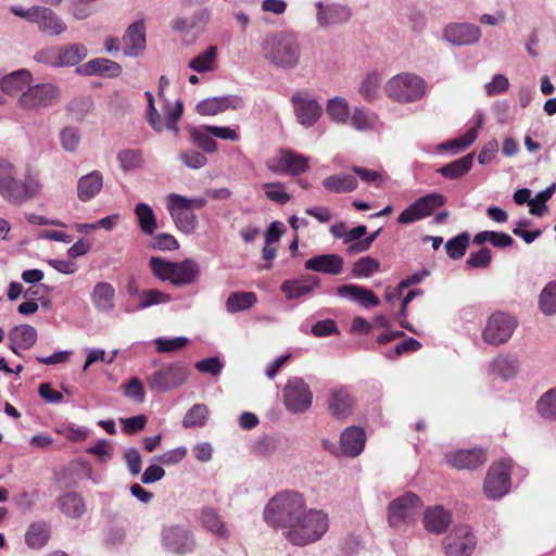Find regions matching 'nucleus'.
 <instances>
[{
  "label": "nucleus",
  "mask_w": 556,
  "mask_h": 556,
  "mask_svg": "<svg viewBox=\"0 0 556 556\" xmlns=\"http://www.w3.org/2000/svg\"><path fill=\"white\" fill-rule=\"evenodd\" d=\"M263 59L273 67L282 71L296 68L302 59V43L292 31L269 33L261 45Z\"/></svg>",
  "instance_id": "f257e3e1"
},
{
  "label": "nucleus",
  "mask_w": 556,
  "mask_h": 556,
  "mask_svg": "<svg viewBox=\"0 0 556 556\" xmlns=\"http://www.w3.org/2000/svg\"><path fill=\"white\" fill-rule=\"evenodd\" d=\"M306 508L304 497L295 491H285L271 497L263 510L267 526L288 532Z\"/></svg>",
  "instance_id": "f03ea898"
},
{
  "label": "nucleus",
  "mask_w": 556,
  "mask_h": 556,
  "mask_svg": "<svg viewBox=\"0 0 556 556\" xmlns=\"http://www.w3.org/2000/svg\"><path fill=\"white\" fill-rule=\"evenodd\" d=\"M329 528L328 515L318 509H304L291 530L283 532L286 540L295 546H305L323 538Z\"/></svg>",
  "instance_id": "7ed1b4c3"
},
{
  "label": "nucleus",
  "mask_w": 556,
  "mask_h": 556,
  "mask_svg": "<svg viewBox=\"0 0 556 556\" xmlns=\"http://www.w3.org/2000/svg\"><path fill=\"white\" fill-rule=\"evenodd\" d=\"M10 11L15 16L36 24L38 30L47 36H60L67 29L64 20L52 9L47 7L34 5L25 9L22 5H12Z\"/></svg>",
  "instance_id": "20e7f679"
},
{
  "label": "nucleus",
  "mask_w": 556,
  "mask_h": 556,
  "mask_svg": "<svg viewBox=\"0 0 556 556\" xmlns=\"http://www.w3.org/2000/svg\"><path fill=\"white\" fill-rule=\"evenodd\" d=\"M190 376V368L182 361L162 365L147 377L148 388L152 392L166 393L184 386Z\"/></svg>",
  "instance_id": "39448f33"
},
{
  "label": "nucleus",
  "mask_w": 556,
  "mask_h": 556,
  "mask_svg": "<svg viewBox=\"0 0 556 556\" xmlns=\"http://www.w3.org/2000/svg\"><path fill=\"white\" fill-rule=\"evenodd\" d=\"M389 98L400 103L420 100L426 91V81L416 74L402 73L392 77L384 87Z\"/></svg>",
  "instance_id": "423d86ee"
},
{
  "label": "nucleus",
  "mask_w": 556,
  "mask_h": 556,
  "mask_svg": "<svg viewBox=\"0 0 556 556\" xmlns=\"http://www.w3.org/2000/svg\"><path fill=\"white\" fill-rule=\"evenodd\" d=\"M161 543L166 552L177 556L191 554L197 548L193 532L181 525L164 526L161 531Z\"/></svg>",
  "instance_id": "0eeeda50"
},
{
  "label": "nucleus",
  "mask_w": 556,
  "mask_h": 556,
  "mask_svg": "<svg viewBox=\"0 0 556 556\" xmlns=\"http://www.w3.org/2000/svg\"><path fill=\"white\" fill-rule=\"evenodd\" d=\"M61 97L60 88L50 83L28 86L18 98V104L25 110L39 111L55 105Z\"/></svg>",
  "instance_id": "6e6552de"
},
{
  "label": "nucleus",
  "mask_w": 556,
  "mask_h": 556,
  "mask_svg": "<svg viewBox=\"0 0 556 556\" xmlns=\"http://www.w3.org/2000/svg\"><path fill=\"white\" fill-rule=\"evenodd\" d=\"M421 506L420 497L413 492H406L402 496L394 498L388 507V522L390 527L399 528L410 522L418 515Z\"/></svg>",
  "instance_id": "1a4fd4ad"
},
{
  "label": "nucleus",
  "mask_w": 556,
  "mask_h": 556,
  "mask_svg": "<svg viewBox=\"0 0 556 556\" xmlns=\"http://www.w3.org/2000/svg\"><path fill=\"white\" fill-rule=\"evenodd\" d=\"M286 409L292 414L305 413L312 405L313 393L300 377L290 378L282 390Z\"/></svg>",
  "instance_id": "9d476101"
},
{
  "label": "nucleus",
  "mask_w": 556,
  "mask_h": 556,
  "mask_svg": "<svg viewBox=\"0 0 556 556\" xmlns=\"http://www.w3.org/2000/svg\"><path fill=\"white\" fill-rule=\"evenodd\" d=\"M517 325L518 321L514 316L503 312L493 313L488 318L482 338L491 345L503 344L511 338Z\"/></svg>",
  "instance_id": "9b49d317"
},
{
  "label": "nucleus",
  "mask_w": 556,
  "mask_h": 556,
  "mask_svg": "<svg viewBox=\"0 0 556 556\" xmlns=\"http://www.w3.org/2000/svg\"><path fill=\"white\" fill-rule=\"evenodd\" d=\"M39 190L40 184L31 175H27L24 180L14 175L0 186V195L11 204L21 205L35 198Z\"/></svg>",
  "instance_id": "f8f14e48"
},
{
  "label": "nucleus",
  "mask_w": 556,
  "mask_h": 556,
  "mask_svg": "<svg viewBox=\"0 0 556 556\" xmlns=\"http://www.w3.org/2000/svg\"><path fill=\"white\" fill-rule=\"evenodd\" d=\"M510 460H501L492 465L483 483V491L488 498L498 500L510 489Z\"/></svg>",
  "instance_id": "ddd939ff"
},
{
  "label": "nucleus",
  "mask_w": 556,
  "mask_h": 556,
  "mask_svg": "<svg viewBox=\"0 0 556 556\" xmlns=\"http://www.w3.org/2000/svg\"><path fill=\"white\" fill-rule=\"evenodd\" d=\"M477 546L471 528L466 525L455 527L443 541L446 556H470Z\"/></svg>",
  "instance_id": "4468645a"
},
{
  "label": "nucleus",
  "mask_w": 556,
  "mask_h": 556,
  "mask_svg": "<svg viewBox=\"0 0 556 556\" xmlns=\"http://www.w3.org/2000/svg\"><path fill=\"white\" fill-rule=\"evenodd\" d=\"M445 203V198L440 193H429L408 205L397 217L402 225L413 224L430 216L438 207Z\"/></svg>",
  "instance_id": "2eb2a0df"
},
{
  "label": "nucleus",
  "mask_w": 556,
  "mask_h": 556,
  "mask_svg": "<svg viewBox=\"0 0 556 556\" xmlns=\"http://www.w3.org/2000/svg\"><path fill=\"white\" fill-rule=\"evenodd\" d=\"M296 122L309 128L314 126L323 114V106L306 92H296L291 97Z\"/></svg>",
  "instance_id": "dca6fc26"
},
{
  "label": "nucleus",
  "mask_w": 556,
  "mask_h": 556,
  "mask_svg": "<svg viewBox=\"0 0 556 556\" xmlns=\"http://www.w3.org/2000/svg\"><path fill=\"white\" fill-rule=\"evenodd\" d=\"M268 167L274 173L298 176L308 168V159L292 150L282 149Z\"/></svg>",
  "instance_id": "f3484780"
},
{
  "label": "nucleus",
  "mask_w": 556,
  "mask_h": 556,
  "mask_svg": "<svg viewBox=\"0 0 556 556\" xmlns=\"http://www.w3.org/2000/svg\"><path fill=\"white\" fill-rule=\"evenodd\" d=\"M480 38V27L470 23H450L443 29V39L456 47L473 45Z\"/></svg>",
  "instance_id": "a211bd4d"
},
{
  "label": "nucleus",
  "mask_w": 556,
  "mask_h": 556,
  "mask_svg": "<svg viewBox=\"0 0 556 556\" xmlns=\"http://www.w3.org/2000/svg\"><path fill=\"white\" fill-rule=\"evenodd\" d=\"M243 108V100L237 94L212 97L201 100L195 110L200 115L213 116L227 110H239Z\"/></svg>",
  "instance_id": "6ab92c4d"
},
{
  "label": "nucleus",
  "mask_w": 556,
  "mask_h": 556,
  "mask_svg": "<svg viewBox=\"0 0 556 556\" xmlns=\"http://www.w3.org/2000/svg\"><path fill=\"white\" fill-rule=\"evenodd\" d=\"M315 7L317 9L316 20L320 27L346 23L352 16V10L346 4H324L321 1H318L315 3Z\"/></svg>",
  "instance_id": "aec40b11"
},
{
  "label": "nucleus",
  "mask_w": 556,
  "mask_h": 556,
  "mask_svg": "<svg viewBox=\"0 0 556 556\" xmlns=\"http://www.w3.org/2000/svg\"><path fill=\"white\" fill-rule=\"evenodd\" d=\"M365 443V430L357 426H351L340 435V453L346 457H356L364 451Z\"/></svg>",
  "instance_id": "412c9836"
},
{
  "label": "nucleus",
  "mask_w": 556,
  "mask_h": 556,
  "mask_svg": "<svg viewBox=\"0 0 556 556\" xmlns=\"http://www.w3.org/2000/svg\"><path fill=\"white\" fill-rule=\"evenodd\" d=\"M122 41L124 54L130 58L139 56L146 49V27L142 21L135 22L126 29Z\"/></svg>",
  "instance_id": "4be33fe9"
},
{
  "label": "nucleus",
  "mask_w": 556,
  "mask_h": 556,
  "mask_svg": "<svg viewBox=\"0 0 556 556\" xmlns=\"http://www.w3.org/2000/svg\"><path fill=\"white\" fill-rule=\"evenodd\" d=\"M115 288L106 281L97 282L91 291L90 300L97 312L110 314L115 308Z\"/></svg>",
  "instance_id": "5701e85b"
},
{
  "label": "nucleus",
  "mask_w": 556,
  "mask_h": 556,
  "mask_svg": "<svg viewBox=\"0 0 556 556\" xmlns=\"http://www.w3.org/2000/svg\"><path fill=\"white\" fill-rule=\"evenodd\" d=\"M344 260L339 254H321L305 261L307 270L337 276L343 270Z\"/></svg>",
  "instance_id": "b1692460"
},
{
  "label": "nucleus",
  "mask_w": 556,
  "mask_h": 556,
  "mask_svg": "<svg viewBox=\"0 0 556 556\" xmlns=\"http://www.w3.org/2000/svg\"><path fill=\"white\" fill-rule=\"evenodd\" d=\"M445 459L454 468L472 470L485 462V453L481 448L459 450L447 453Z\"/></svg>",
  "instance_id": "393cba45"
},
{
  "label": "nucleus",
  "mask_w": 556,
  "mask_h": 556,
  "mask_svg": "<svg viewBox=\"0 0 556 556\" xmlns=\"http://www.w3.org/2000/svg\"><path fill=\"white\" fill-rule=\"evenodd\" d=\"M337 295L356 302L366 308L379 305V299L372 291L357 285L339 286L337 288Z\"/></svg>",
  "instance_id": "a878e982"
},
{
  "label": "nucleus",
  "mask_w": 556,
  "mask_h": 556,
  "mask_svg": "<svg viewBox=\"0 0 556 556\" xmlns=\"http://www.w3.org/2000/svg\"><path fill=\"white\" fill-rule=\"evenodd\" d=\"M200 274V265L192 258L174 262L169 282L174 287L192 283Z\"/></svg>",
  "instance_id": "bb28decb"
},
{
  "label": "nucleus",
  "mask_w": 556,
  "mask_h": 556,
  "mask_svg": "<svg viewBox=\"0 0 556 556\" xmlns=\"http://www.w3.org/2000/svg\"><path fill=\"white\" fill-rule=\"evenodd\" d=\"M320 279L316 276H306L303 279H289L282 282L280 290L288 300H296L319 287Z\"/></svg>",
  "instance_id": "cd10ccee"
},
{
  "label": "nucleus",
  "mask_w": 556,
  "mask_h": 556,
  "mask_svg": "<svg viewBox=\"0 0 556 556\" xmlns=\"http://www.w3.org/2000/svg\"><path fill=\"white\" fill-rule=\"evenodd\" d=\"M167 210L176 227L186 235L192 233L198 225L197 216L189 210L180 207L178 203L166 197Z\"/></svg>",
  "instance_id": "c85d7f7f"
},
{
  "label": "nucleus",
  "mask_w": 556,
  "mask_h": 556,
  "mask_svg": "<svg viewBox=\"0 0 556 556\" xmlns=\"http://www.w3.org/2000/svg\"><path fill=\"white\" fill-rule=\"evenodd\" d=\"M353 400L346 388L333 389L328 400V409L337 419H344L352 413Z\"/></svg>",
  "instance_id": "c756f323"
},
{
  "label": "nucleus",
  "mask_w": 556,
  "mask_h": 556,
  "mask_svg": "<svg viewBox=\"0 0 556 556\" xmlns=\"http://www.w3.org/2000/svg\"><path fill=\"white\" fill-rule=\"evenodd\" d=\"M520 368L517 356L510 354H501L493 358L489 365V372L504 380L514 378Z\"/></svg>",
  "instance_id": "7c9ffc66"
},
{
  "label": "nucleus",
  "mask_w": 556,
  "mask_h": 556,
  "mask_svg": "<svg viewBox=\"0 0 556 556\" xmlns=\"http://www.w3.org/2000/svg\"><path fill=\"white\" fill-rule=\"evenodd\" d=\"M452 522L448 510L442 506L429 507L425 511L424 525L428 532L434 534L443 533Z\"/></svg>",
  "instance_id": "2f4dec72"
},
{
  "label": "nucleus",
  "mask_w": 556,
  "mask_h": 556,
  "mask_svg": "<svg viewBox=\"0 0 556 556\" xmlns=\"http://www.w3.org/2000/svg\"><path fill=\"white\" fill-rule=\"evenodd\" d=\"M77 72L87 76L102 75L117 77L122 73V66L112 60L98 58L88 61L81 68H78Z\"/></svg>",
  "instance_id": "473e14b6"
},
{
  "label": "nucleus",
  "mask_w": 556,
  "mask_h": 556,
  "mask_svg": "<svg viewBox=\"0 0 556 556\" xmlns=\"http://www.w3.org/2000/svg\"><path fill=\"white\" fill-rule=\"evenodd\" d=\"M33 79V76L27 70H17L15 72L5 75L0 80L1 90L10 96H15L21 91H25L28 88Z\"/></svg>",
  "instance_id": "72a5a7b5"
},
{
  "label": "nucleus",
  "mask_w": 556,
  "mask_h": 556,
  "mask_svg": "<svg viewBox=\"0 0 556 556\" xmlns=\"http://www.w3.org/2000/svg\"><path fill=\"white\" fill-rule=\"evenodd\" d=\"M103 176L99 170H93L79 178L77 182V197L87 202L93 199L102 189Z\"/></svg>",
  "instance_id": "f704fd0d"
},
{
  "label": "nucleus",
  "mask_w": 556,
  "mask_h": 556,
  "mask_svg": "<svg viewBox=\"0 0 556 556\" xmlns=\"http://www.w3.org/2000/svg\"><path fill=\"white\" fill-rule=\"evenodd\" d=\"M473 159L475 153H468L463 157L441 166L437 169V173L451 180L460 179L470 172Z\"/></svg>",
  "instance_id": "c9c22d12"
},
{
  "label": "nucleus",
  "mask_w": 556,
  "mask_h": 556,
  "mask_svg": "<svg viewBox=\"0 0 556 556\" xmlns=\"http://www.w3.org/2000/svg\"><path fill=\"white\" fill-rule=\"evenodd\" d=\"M172 301L168 293L162 292L157 289H143L140 293L137 304L134 307H126V313H135L138 311L147 309L154 305L166 304Z\"/></svg>",
  "instance_id": "e433bc0d"
},
{
  "label": "nucleus",
  "mask_w": 556,
  "mask_h": 556,
  "mask_svg": "<svg viewBox=\"0 0 556 556\" xmlns=\"http://www.w3.org/2000/svg\"><path fill=\"white\" fill-rule=\"evenodd\" d=\"M50 539V527L46 521H37L29 525L25 533V543L29 548L40 549Z\"/></svg>",
  "instance_id": "4c0bfd02"
},
{
  "label": "nucleus",
  "mask_w": 556,
  "mask_h": 556,
  "mask_svg": "<svg viewBox=\"0 0 556 556\" xmlns=\"http://www.w3.org/2000/svg\"><path fill=\"white\" fill-rule=\"evenodd\" d=\"M358 186L355 176L351 174L331 175L323 180V187L333 193H349Z\"/></svg>",
  "instance_id": "58836bf2"
},
{
  "label": "nucleus",
  "mask_w": 556,
  "mask_h": 556,
  "mask_svg": "<svg viewBox=\"0 0 556 556\" xmlns=\"http://www.w3.org/2000/svg\"><path fill=\"white\" fill-rule=\"evenodd\" d=\"M59 506L62 513L70 518H79L86 511L85 501L76 492H68L59 497Z\"/></svg>",
  "instance_id": "ea45409f"
},
{
  "label": "nucleus",
  "mask_w": 556,
  "mask_h": 556,
  "mask_svg": "<svg viewBox=\"0 0 556 556\" xmlns=\"http://www.w3.org/2000/svg\"><path fill=\"white\" fill-rule=\"evenodd\" d=\"M257 302V295L250 291L231 292L226 300V309L230 314L247 311Z\"/></svg>",
  "instance_id": "a19ab883"
},
{
  "label": "nucleus",
  "mask_w": 556,
  "mask_h": 556,
  "mask_svg": "<svg viewBox=\"0 0 556 556\" xmlns=\"http://www.w3.org/2000/svg\"><path fill=\"white\" fill-rule=\"evenodd\" d=\"M86 56L87 49L83 43H70L59 47L60 67L77 65Z\"/></svg>",
  "instance_id": "79ce46f5"
},
{
  "label": "nucleus",
  "mask_w": 556,
  "mask_h": 556,
  "mask_svg": "<svg viewBox=\"0 0 556 556\" xmlns=\"http://www.w3.org/2000/svg\"><path fill=\"white\" fill-rule=\"evenodd\" d=\"M11 343L18 345L20 349L28 350L37 341V330L30 325L15 326L9 331Z\"/></svg>",
  "instance_id": "37998d69"
},
{
  "label": "nucleus",
  "mask_w": 556,
  "mask_h": 556,
  "mask_svg": "<svg viewBox=\"0 0 556 556\" xmlns=\"http://www.w3.org/2000/svg\"><path fill=\"white\" fill-rule=\"evenodd\" d=\"M480 126L481 124L478 123L477 126L471 127L469 130H467L464 135L459 136L458 138L440 143L437 147V151L444 152L447 150H452L453 153L464 151L465 149L470 147L477 139L478 129L480 128Z\"/></svg>",
  "instance_id": "c03bdc74"
},
{
  "label": "nucleus",
  "mask_w": 556,
  "mask_h": 556,
  "mask_svg": "<svg viewBox=\"0 0 556 556\" xmlns=\"http://www.w3.org/2000/svg\"><path fill=\"white\" fill-rule=\"evenodd\" d=\"M201 520L203 527L211 533L223 539L229 538V531L215 509L211 507L203 508L201 513Z\"/></svg>",
  "instance_id": "a18cd8bd"
},
{
  "label": "nucleus",
  "mask_w": 556,
  "mask_h": 556,
  "mask_svg": "<svg viewBox=\"0 0 556 556\" xmlns=\"http://www.w3.org/2000/svg\"><path fill=\"white\" fill-rule=\"evenodd\" d=\"M326 112L332 122L342 125L349 122L351 114L349 102L341 97L329 99L326 105Z\"/></svg>",
  "instance_id": "49530a36"
},
{
  "label": "nucleus",
  "mask_w": 556,
  "mask_h": 556,
  "mask_svg": "<svg viewBox=\"0 0 556 556\" xmlns=\"http://www.w3.org/2000/svg\"><path fill=\"white\" fill-rule=\"evenodd\" d=\"M216 56L217 48L210 46L205 51L193 58L188 66L198 73L211 72L215 68Z\"/></svg>",
  "instance_id": "de8ad7c7"
},
{
  "label": "nucleus",
  "mask_w": 556,
  "mask_h": 556,
  "mask_svg": "<svg viewBox=\"0 0 556 556\" xmlns=\"http://www.w3.org/2000/svg\"><path fill=\"white\" fill-rule=\"evenodd\" d=\"M539 308L545 316L556 315V280H552L539 295Z\"/></svg>",
  "instance_id": "09e8293b"
},
{
  "label": "nucleus",
  "mask_w": 556,
  "mask_h": 556,
  "mask_svg": "<svg viewBox=\"0 0 556 556\" xmlns=\"http://www.w3.org/2000/svg\"><path fill=\"white\" fill-rule=\"evenodd\" d=\"M135 214L140 229L147 235H152L157 228V224L151 206L142 202L138 203L135 207Z\"/></svg>",
  "instance_id": "8fccbe9b"
},
{
  "label": "nucleus",
  "mask_w": 556,
  "mask_h": 556,
  "mask_svg": "<svg viewBox=\"0 0 556 556\" xmlns=\"http://www.w3.org/2000/svg\"><path fill=\"white\" fill-rule=\"evenodd\" d=\"M210 409L205 404H194L185 415L182 426L185 428H197L205 426Z\"/></svg>",
  "instance_id": "3c124183"
},
{
  "label": "nucleus",
  "mask_w": 556,
  "mask_h": 556,
  "mask_svg": "<svg viewBox=\"0 0 556 556\" xmlns=\"http://www.w3.org/2000/svg\"><path fill=\"white\" fill-rule=\"evenodd\" d=\"M117 161L124 172H130L142 166L143 154L139 149H124L117 153Z\"/></svg>",
  "instance_id": "603ef678"
},
{
  "label": "nucleus",
  "mask_w": 556,
  "mask_h": 556,
  "mask_svg": "<svg viewBox=\"0 0 556 556\" xmlns=\"http://www.w3.org/2000/svg\"><path fill=\"white\" fill-rule=\"evenodd\" d=\"M210 132H207L206 125L194 127L190 131V138L192 143L202 149L206 153H213L217 150V142L213 139Z\"/></svg>",
  "instance_id": "864d4df0"
},
{
  "label": "nucleus",
  "mask_w": 556,
  "mask_h": 556,
  "mask_svg": "<svg viewBox=\"0 0 556 556\" xmlns=\"http://www.w3.org/2000/svg\"><path fill=\"white\" fill-rule=\"evenodd\" d=\"M379 269L380 262L378 260L371 256H363L353 264L351 274L354 278H369Z\"/></svg>",
  "instance_id": "5fc2aeb1"
},
{
  "label": "nucleus",
  "mask_w": 556,
  "mask_h": 556,
  "mask_svg": "<svg viewBox=\"0 0 556 556\" xmlns=\"http://www.w3.org/2000/svg\"><path fill=\"white\" fill-rule=\"evenodd\" d=\"M382 77L378 72L369 73L359 86V93L366 101H374L378 94Z\"/></svg>",
  "instance_id": "6e6d98bb"
},
{
  "label": "nucleus",
  "mask_w": 556,
  "mask_h": 556,
  "mask_svg": "<svg viewBox=\"0 0 556 556\" xmlns=\"http://www.w3.org/2000/svg\"><path fill=\"white\" fill-rule=\"evenodd\" d=\"M470 236L468 232H462L454 238H451L445 243V250L447 255L452 260L462 258L469 245Z\"/></svg>",
  "instance_id": "4d7b16f0"
},
{
  "label": "nucleus",
  "mask_w": 556,
  "mask_h": 556,
  "mask_svg": "<svg viewBox=\"0 0 556 556\" xmlns=\"http://www.w3.org/2000/svg\"><path fill=\"white\" fill-rule=\"evenodd\" d=\"M538 413L545 419H556V388L545 392L536 403Z\"/></svg>",
  "instance_id": "13d9d810"
},
{
  "label": "nucleus",
  "mask_w": 556,
  "mask_h": 556,
  "mask_svg": "<svg viewBox=\"0 0 556 556\" xmlns=\"http://www.w3.org/2000/svg\"><path fill=\"white\" fill-rule=\"evenodd\" d=\"M81 135L77 127L67 126L60 131V142L66 152H75L80 143Z\"/></svg>",
  "instance_id": "bf43d9fd"
},
{
  "label": "nucleus",
  "mask_w": 556,
  "mask_h": 556,
  "mask_svg": "<svg viewBox=\"0 0 556 556\" xmlns=\"http://www.w3.org/2000/svg\"><path fill=\"white\" fill-rule=\"evenodd\" d=\"M556 190V185L552 184L545 190L539 192L534 199H532L530 214L534 216H543L547 211L546 202L553 197Z\"/></svg>",
  "instance_id": "052dcab7"
},
{
  "label": "nucleus",
  "mask_w": 556,
  "mask_h": 556,
  "mask_svg": "<svg viewBox=\"0 0 556 556\" xmlns=\"http://www.w3.org/2000/svg\"><path fill=\"white\" fill-rule=\"evenodd\" d=\"M174 262L164 258L152 256L149 260V265L152 274L162 281H169L172 276Z\"/></svg>",
  "instance_id": "680f3d73"
},
{
  "label": "nucleus",
  "mask_w": 556,
  "mask_h": 556,
  "mask_svg": "<svg viewBox=\"0 0 556 556\" xmlns=\"http://www.w3.org/2000/svg\"><path fill=\"white\" fill-rule=\"evenodd\" d=\"M189 342L187 337H175L172 339L159 337L154 340L159 353H168L185 348Z\"/></svg>",
  "instance_id": "e2e57ef3"
},
{
  "label": "nucleus",
  "mask_w": 556,
  "mask_h": 556,
  "mask_svg": "<svg viewBox=\"0 0 556 556\" xmlns=\"http://www.w3.org/2000/svg\"><path fill=\"white\" fill-rule=\"evenodd\" d=\"M350 124L355 130L365 131L372 128L374 121L366 110L355 108L351 115Z\"/></svg>",
  "instance_id": "0e129e2a"
},
{
  "label": "nucleus",
  "mask_w": 556,
  "mask_h": 556,
  "mask_svg": "<svg viewBox=\"0 0 556 556\" xmlns=\"http://www.w3.org/2000/svg\"><path fill=\"white\" fill-rule=\"evenodd\" d=\"M184 106L181 101H176L175 105L166 104L165 106V128L177 134L178 126L177 122L182 115Z\"/></svg>",
  "instance_id": "69168bd1"
},
{
  "label": "nucleus",
  "mask_w": 556,
  "mask_h": 556,
  "mask_svg": "<svg viewBox=\"0 0 556 556\" xmlns=\"http://www.w3.org/2000/svg\"><path fill=\"white\" fill-rule=\"evenodd\" d=\"M123 459L126 464V467L129 473L132 477H136L141 471L142 457L138 448L128 447L123 453Z\"/></svg>",
  "instance_id": "338daca9"
},
{
  "label": "nucleus",
  "mask_w": 556,
  "mask_h": 556,
  "mask_svg": "<svg viewBox=\"0 0 556 556\" xmlns=\"http://www.w3.org/2000/svg\"><path fill=\"white\" fill-rule=\"evenodd\" d=\"M86 452L97 456L99 462L105 463L112 458L113 447L108 440L100 439L94 445L88 446Z\"/></svg>",
  "instance_id": "774afa93"
}]
</instances>
